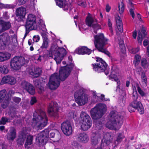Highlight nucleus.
Segmentation results:
<instances>
[{"label":"nucleus","mask_w":149,"mask_h":149,"mask_svg":"<svg viewBox=\"0 0 149 149\" xmlns=\"http://www.w3.org/2000/svg\"><path fill=\"white\" fill-rule=\"evenodd\" d=\"M48 46V40L43 41L42 44L40 47V48L42 49H47Z\"/></svg>","instance_id":"nucleus-43"},{"label":"nucleus","mask_w":149,"mask_h":149,"mask_svg":"<svg viewBox=\"0 0 149 149\" xmlns=\"http://www.w3.org/2000/svg\"><path fill=\"white\" fill-rule=\"evenodd\" d=\"M10 111L11 113H13L14 115L16 114V108L14 107L13 106H11L10 108ZM11 117L12 118H14L15 117V115L13 116H11Z\"/></svg>","instance_id":"nucleus-47"},{"label":"nucleus","mask_w":149,"mask_h":149,"mask_svg":"<svg viewBox=\"0 0 149 149\" xmlns=\"http://www.w3.org/2000/svg\"><path fill=\"white\" fill-rule=\"evenodd\" d=\"M41 72L42 70L41 69L38 68L34 69L33 71H32L30 72V74L32 75L34 77L36 78L40 76Z\"/></svg>","instance_id":"nucleus-27"},{"label":"nucleus","mask_w":149,"mask_h":149,"mask_svg":"<svg viewBox=\"0 0 149 149\" xmlns=\"http://www.w3.org/2000/svg\"><path fill=\"white\" fill-rule=\"evenodd\" d=\"M124 137L125 136L123 133H118V134L117 138L115 142V143L116 142V141H117L118 142L117 143H119L121 142Z\"/></svg>","instance_id":"nucleus-35"},{"label":"nucleus","mask_w":149,"mask_h":149,"mask_svg":"<svg viewBox=\"0 0 149 149\" xmlns=\"http://www.w3.org/2000/svg\"><path fill=\"white\" fill-rule=\"evenodd\" d=\"M25 28H26V30H25V33H26V34H28V33H29V31L31 30H35V29H34L33 28H27V26L25 25Z\"/></svg>","instance_id":"nucleus-60"},{"label":"nucleus","mask_w":149,"mask_h":149,"mask_svg":"<svg viewBox=\"0 0 149 149\" xmlns=\"http://www.w3.org/2000/svg\"><path fill=\"white\" fill-rule=\"evenodd\" d=\"M8 70L7 68L6 65L0 66V72L4 74H7L8 72Z\"/></svg>","instance_id":"nucleus-37"},{"label":"nucleus","mask_w":149,"mask_h":149,"mask_svg":"<svg viewBox=\"0 0 149 149\" xmlns=\"http://www.w3.org/2000/svg\"><path fill=\"white\" fill-rule=\"evenodd\" d=\"M116 26L119 31L122 33L123 31V24L120 17L118 16L116 17Z\"/></svg>","instance_id":"nucleus-24"},{"label":"nucleus","mask_w":149,"mask_h":149,"mask_svg":"<svg viewBox=\"0 0 149 149\" xmlns=\"http://www.w3.org/2000/svg\"><path fill=\"white\" fill-rule=\"evenodd\" d=\"M118 12L120 15H121L125 9V5L123 2L118 3Z\"/></svg>","instance_id":"nucleus-33"},{"label":"nucleus","mask_w":149,"mask_h":149,"mask_svg":"<svg viewBox=\"0 0 149 149\" xmlns=\"http://www.w3.org/2000/svg\"><path fill=\"white\" fill-rule=\"evenodd\" d=\"M10 100V97H7V96H6L3 102L1 104V107L3 109L6 108Z\"/></svg>","instance_id":"nucleus-30"},{"label":"nucleus","mask_w":149,"mask_h":149,"mask_svg":"<svg viewBox=\"0 0 149 149\" xmlns=\"http://www.w3.org/2000/svg\"><path fill=\"white\" fill-rule=\"evenodd\" d=\"M25 139L19 137V138L17 140V143L18 144L20 145H22L24 143Z\"/></svg>","instance_id":"nucleus-50"},{"label":"nucleus","mask_w":149,"mask_h":149,"mask_svg":"<svg viewBox=\"0 0 149 149\" xmlns=\"http://www.w3.org/2000/svg\"><path fill=\"white\" fill-rule=\"evenodd\" d=\"M141 32L143 34V36L140 31H138V35L137 37L138 41L139 43L140 44H141L142 41L147 34V33L145 30V29L143 27H142L141 29Z\"/></svg>","instance_id":"nucleus-23"},{"label":"nucleus","mask_w":149,"mask_h":149,"mask_svg":"<svg viewBox=\"0 0 149 149\" xmlns=\"http://www.w3.org/2000/svg\"><path fill=\"white\" fill-rule=\"evenodd\" d=\"M96 61L97 63L92 64L94 70L98 73L104 72L106 75L108 74L109 68L105 61L99 57L96 58Z\"/></svg>","instance_id":"nucleus-6"},{"label":"nucleus","mask_w":149,"mask_h":149,"mask_svg":"<svg viewBox=\"0 0 149 149\" xmlns=\"http://www.w3.org/2000/svg\"><path fill=\"white\" fill-rule=\"evenodd\" d=\"M111 135L110 134L109 132H106L104 134L103 138L108 139H110L111 137Z\"/></svg>","instance_id":"nucleus-54"},{"label":"nucleus","mask_w":149,"mask_h":149,"mask_svg":"<svg viewBox=\"0 0 149 149\" xmlns=\"http://www.w3.org/2000/svg\"><path fill=\"white\" fill-rule=\"evenodd\" d=\"M61 128L62 131L65 135L69 136L72 134V127L69 122L65 121L63 122L61 124Z\"/></svg>","instance_id":"nucleus-15"},{"label":"nucleus","mask_w":149,"mask_h":149,"mask_svg":"<svg viewBox=\"0 0 149 149\" xmlns=\"http://www.w3.org/2000/svg\"><path fill=\"white\" fill-rule=\"evenodd\" d=\"M66 0H55L57 5L60 8L65 7Z\"/></svg>","instance_id":"nucleus-31"},{"label":"nucleus","mask_w":149,"mask_h":149,"mask_svg":"<svg viewBox=\"0 0 149 149\" xmlns=\"http://www.w3.org/2000/svg\"><path fill=\"white\" fill-rule=\"evenodd\" d=\"M141 57L140 56L136 54L135 56L134 60L133 61V63L135 66L137 65L139 62L141 60Z\"/></svg>","instance_id":"nucleus-39"},{"label":"nucleus","mask_w":149,"mask_h":149,"mask_svg":"<svg viewBox=\"0 0 149 149\" xmlns=\"http://www.w3.org/2000/svg\"><path fill=\"white\" fill-rule=\"evenodd\" d=\"M133 5L131 3V16L133 19H134L135 17V15L133 11V10L134 9V8L133 7Z\"/></svg>","instance_id":"nucleus-55"},{"label":"nucleus","mask_w":149,"mask_h":149,"mask_svg":"<svg viewBox=\"0 0 149 149\" xmlns=\"http://www.w3.org/2000/svg\"><path fill=\"white\" fill-rule=\"evenodd\" d=\"M91 141L92 144L94 145H96L98 143V141L97 139H92Z\"/></svg>","instance_id":"nucleus-63"},{"label":"nucleus","mask_w":149,"mask_h":149,"mask_svg":"<svg viewBox=\"0 0 149 149\" xmlns=\"http://www.w3.org/2000/svg\"><path fill=\"white\" fill-rule=\"evenodd\" d=\"M36 19V17L32 14H30L28 15L25 24L27 28H32L35 29H37Z\"/></svg>","instance_id":"nucleus-14"},{"label":"nucleus","mask_w":149,"mask_h":149,"mask_svg":"<svg viewBox=\"0 0 149 149\" xmlns=\"http://www.w3.org/2000/svg\"><path fill=\"white\" fill-rule=\"evenodd\" d=\"M47 121L48 119L46 113L42 109H39L33 113L32 121V126L33 127L42 129L46 125Z\"/></svg>","instance_id":"nucleus-2"},{"label":"nucleus","mask_w":149,"mask_h":149,"mask_svg":"<svg viewBox=\"0 0 149 149\" xmlns=\"http://www.w3.org/2000/svg\"><path fill=\"white\" fill-rule=\"evenodd\" d=\"M74 97L76 102L80 106L85 104L88 102V97L82 89H80L78 93H75Z\"/></svg>","instance_id":"nucleus-12"},{"label":"nucleus","mask_w":149,"mask_h":149,"mask_svg":"<svg viewBox=\"0 0 149 149\" xmlns=\"http://www.w3.org/2000/svg\"><path fill=\"white\" fill-rule=\"evenodd\" d=\"M106 110L107 107L105 104L99 103L91 110V116L93 119H99L103 116Z\"/></svg>","instance_id":"nucleus-7"},{"label":"nucleus","mask_w":149,"mask_h":149,"mask_svg":"<svg viewBox=\"0 0 149 149\" xmlns=\"http://www.w3.org/2000/svg\"><path fill=\"white\" fill-rule=\"evenodd\" d=\"M10 119L8 118L3 117L0 120V125H5L6 123L10 122Z\"/></svg>","instance_id":"nucleus-38"},{"label":"nucleus","mask_w":149,"mask_h":149,"mask_svg":"<svg viewBox=\"0 0 149 149\" xmlns=\"http://www.w3.org/2000/svg\"><path fill=\"white\" fill-rule=\"evenodd\" d=\"M141 65L144 68L148 67V64L147 62V60L145 58H143L141 60Z\"/></svg>","instance_id":"nucleus-42"},{"label":"nucleus","mask_w":149,"mask_h":149,"mask_svg":"<svg viewBox=\"0 0 149 149\" xmlns=\"http://www.w3.org/2000/svg\"><path fill=\"white\" fill-rule=\"evenodd\" d=\"M34 85L37 87H39V86L40 84V79H36L33 81Z\"/></svg>","instance_id":"nucleus-56"},{"label":"nucleus","mask_w":149,"mask_h":149,"mask_svg":"<svg viewBox=\"0 0 149 149\" xmlns=\"http://www.w3.org/2000/svg\"><path fill=\"white\" fill-rule=\"evenodd\" d=\"M58 104L55 102H52L48 107V112L51 117L55 118L58 117Z\"/></svg>","instance_id":"nucleus-13"},{"label":"nucleus","mask_w":149,"mask_h":149,"mask_svg":"<svg viewBox=\"0 0 149 149\" xmlns=\"http://www.w3.org/2000/svg\"><path fill=\"white\" fill-rule=\"evenodd\" d=\"M26 13L25 8L22 7L18 8L16 12V15L17 16L15 18L16 21L18 22L23 21Z\"/></svg>","instance_id":"nucleus-17"},{"label":"nucleus","mask_w":149,"mask_h":149,"mask_svg":"<svg viewBox=\"0 0 149 149\" xmlns=\"http://www.w3.org/2000/svg\"><path fill=\"white\" fill-rule=\"evenodd\" d=\"M132 52L133 54H135L137 52H138L139 51V48H135L133 49H132Z\"/></svg>","instance_id":"nucleus-62"},{"label":"nucleus","mask_w":149,"mask_h":149,"mask_svg":"<svg viewBox=\"0 0 149 149\" xmlns=\"http://www.w3.org/2000/svg\"><path fill=\"white\" fill-rule=\"evenodd\" d=\"M40 37L38 35L34 36L33 37V41L36 42H38L40 40Z\"/></svg>","instance_id":"nucleus-57"},{"label":"nucleus","mask_w":149,"mask_h":149,"mask_svg":"<svg viewBox=\"0 0 149 149\" xmlns=\"http://www.w3.org/2000/svg\"><path fill=\"white\" fill-rule=\"evenodd\" d=\"M132 86L133 90L134 91H136V88H137V89H138L139 88H140L139 84L135 81H133L132 82Z\"/></svg>","instance_id":"nucleus-41"},{"label":"nucleus","mask_w":149,"mask_h":149,"mask_svg":"<svg viewBox=\"0 0 149 149\" xmlns=\"http://www.w3.org/2000/svg\"><path fill=\"white\" fill-rule=\"evenodd\" d=\"M21 87L31 95H33L35 94V90L34 87L32 84L27 81H22L21 84Z\"/></svg>","instance_id":"nucleus-16"},{"label":"nucleus","mask_w":149,"mask_h":149,"mask_svg":"<svg viewBox=\"0 0 149 149\" xmlns=\"http://www.w3.org/2000/svg\"><path fill=\"white\" fill-rule=\"evenodd\" d=\"M43 32H40V34L41 36H42L43 41L45 40H48V39L47 38V35L45 33V32L46 31H42Z\"/></svg>","instance_id":"nucleus-46"},{"label":"nucleus","mask_w":149,"mask_h":149,"mask_svg":"<svg viewBox=\"0 0 149 149\" xmlns=\"http://www.w3.org/2000/svg\"><path fill=\"white\" fill-rule=\"evenodd\" d=\"M12 7V5L7 4H4L2 3H0V8H10Z\"/></svg>","instance_id":"nucleus-44"},{"label":"nucleus","mask_w":149,"mask_h":149,"mask_svg":"<svg viewBox=\"0 0 149 149\" xmlns=\"http://www.w3.org/2000/svg\"><path fill=\"white\" fill-rule=\"evenodd\" d=\"M27 60L22 56H15L12 58L10 62V66L14 70H19L22 66L27 63Z\"/></svg>","instance_id":"nucleus-8"},{"label":"nucleus","mask_w":149,"mask_h":149,"mask_svg":"<svg viewBox=\"0 0 149 149\" xmlns=\"http://www.w3.org/2000/svg\"><path fill=\"white\" fill-rule=\"evenodd\" d=\"M6 94L7 92L5 89H3L0 91V103L4 100Z\"/></svg>","instance_id":"nucleus-32"},{"label":"nucleus","mask_w":149,"mask_h":149,"mask_svg":"<svg viewBox=\"0 0 149 149\" xmlns=\"http://www.w3.org/2000/svg\"><path fill=\"white\" fill-rule=\"evenodd\" d=\"M93 18L89 16H88L86 19V25L88 26H91L92 25V24L94 22Z\"/></svg>","instance_id":"nucleus-29"},{"label":"nucleus","mask_w":149,"mask_h":149,"mask_svg":"<svg viewBox=\"0 0 149 149\" xmlns=\"http://www.w3.org/2000/svg\"><path fill=\"white\" fill-rule=\"evenodd\" d=\"M12 100L15 103L18 104L21 101V99L19 97H14L12 98Z\"/></svg>","instance_id":"nucleus-48"},{"label":"nucleus","mask_w":149,"mask_h":149,"mask_svg":"<svg viewBox=\"0 0 149 149\" xmlns=\"http://www.w3.org/2000/svg\"><path fill=\"white\" fill-rule=\"evenodd\" d=\"M110 139L103 138V139L102 140V142H104L107 145L109 144L110 143Z\"/></svg>","instance_id":"nucleus-58"},{"label":"nucleus","mask_w":149,"mask_h":149,"mask_svg":"<svg viewBox=\"0 0 149 149\" xmlns=\"http://www.w3.org/2000/svg\"><path fill=\"white\" fill-rule=\"evenodd\" d=\"M132 99L133 101L131 104V106L134 108L132 110H131V112H134L136 109H137L139 113L142 114L144 113V109L142 104L140 102H137L138 95L137 91H134L133 93Z\"/></svg>","instance_id":"nucleus-11"},{"label":"nucleus","mask_w":149,"mask_h":149,"mask_svg":"<svg viewBox=\"0 0 149 149\" xmlns=\"http://www.w3.org/2000/svg\"><path fill=\"white\" fill-rule=\"evenodd\" d=\"M119 46L123 54H125L126 52V49L125 44H122V45H119Z\"/></svg>","instance_id":"nucleus-53"},{"label":"nucleus","mask_w":149,"mask_h":149,"mask_svg":"<svg viewBox=\"0 0 149 149\" xmlns=\"http://www.w3.org/2000/svg\"><path fill=\"white\" fill-rule=\"evenodd\" d=\"M78 4L83 7L85 8L86 6V3L85 1H82L81 0L80 1L78 2Z\"/></svg>","instance_id":"nucleus-51"},{"label":"nucleus","mask_w":149,"mask_h":149,"mask_svg":"<svg viewBox=\"0 0 149 149\" xmlns=\"http://www.w3.org/2000/svg\"><path fill=\"white\" fill-rule=\"evenodd\" d=\"M50 54L56 62L57 64H59L66 54V50L63 47H58L57 44L52 45L49 50Z\"/></svg>","instance_id":"nucleus-4"},{"label":"nucleus","mask_w":149,"mask_h":149,"mask_svg":"<svg viewBox=\"0 0 149 149\" xmlns=\"http://www.w3.org/2000/svg\"><path fill=\"white\" fill-rule=\"evenodd\" d=\"M68 59L69 63L60 69L59 74L57 73H54L50 76L48 86L51 90H55L57 89L60 86L61 81H64L69 75L72 70L75 71L77 69L76 67L72 63V57L69 56Z\"/></svg>","instance_id":"nucleus-1"},{"label":"nucleus","mask_w":149,"mask_h":149,"mask_svg":"<svg viewBox=\"0 0 149 149\" xmlns=\"http://www.w3.org/2000/svg\"><path fill=\"white\" fill-rule=\"evenodd\" d=\"M95 39L94 43L95 47L100 52L107 55L111 59L113 58L111 53L108 51L104 49V46L107 43L108 39L105 38L104 34L100 33L94 36Z\"/></svg>","instance_id":"nucleus-5"},{"label":"nucleus","mask_w":149,"mask_h":149,"mask_svg":"<svg viewBox=\"0 0 149 149\" xmlns=\"http://www.w3.org/2000/svg\"><path fill=\"white\" fill-rule=\"evenodd\" d=\"M91 26L93 29V32L95 33H97V31L101 29V25L97 23L93 24Z\"/></svg>","instance_id":"nucleus-34"},{"label":"nucleus","mask_w":149,"mask_h":149,"mask_svg":"<svg viewBox=\"0 0 149 149\" xmlns=\"http://www.w3.org/2000/svg\"><path fill=\"white\" fill-rule=\"evenodd\" d=\"M33 140V136L31 135L28 136L27 137L26 142L24 146L25 148H28V145H30L31 144Z\"/></svg>","instance_id":"nucleus-28"},{"label":"nucleus","mask_w":149,"mask_h":149,"mask_svg":"<svg viewBox=\"0 0 149 149\" xmlns=\"http://www.w3.org/2000/svg\"><path fill=\"white\" fill-rule=\"evenodd\" d=\"M6 136L8 140L13 141L16 137L15 129L13 127H11Z\"/></svg>","instance_id":"nucleus-22"},{"label":"nucleus","mask_w":149,"mask_h":149,"mask_svg":"<svg viewBox=\"0 0 149 149\" xmlns=\"http://www.w3.org/2000/svg\"><path fill=\"white\" fill-rule=\"evenodd\" d=\"M26 131H22L19 134V137L25 139L26 137Z\"/></svg>","instance_id":"nucleus-45"},{"label":"nucleus","mask_w":149,"mask_h":149,"mask_svg":"<svg viewBox=\"0 0 149 149\" xmlns=\"http://www.w3.org/2000/svg\"><path fill=\"white\" fill-rule=\"evenodd\" d=\"M123 117L120 113L115 111H111L109 120L106 124V127L110 129L119 128L123 124Z\"/></svg>","instance_id":"nucleus-3"},{"label":"nucleus","mask_w":149,"mask_h":149,"mask_svg":"<svg viewBox=\"0 0 149 149\" xmlns=\"http://www.w3.org/2000/svg\"><path fill=\"white\" fill-rule=\"evenodd\" d=\"M78 139L81 142L85 143L88 141L89 139L88 135L83 133H80L79 134Z\"/></svg>","instance_id":"nucleus-25"},{"label":"nucleus","mask_w":149,"mask_h":149,"mask_svg":"<svg viewBox=\"0 0 149 149\" xmlns=\"http://www.w3.org/2000/svg\"><path fill=\"white\" fill-rule=\"evenodd\" d=\"M39 23L40 25L42 27V31H46L47 29L46 28V26L44 24V21L42 19H40L39 22Z\"/></svg>","instance_id":"nucleus-40"},{"label":"nucleus","mask_w":149,"mask_h":149,"mask_svg":"<svg viewBox=\"0 0 149 149\" xmlns=\"http://www.w3.org/2000/svg\"><path fill=\"white\" fill-rule=\"evenodd\" d=\"M27 0H18L17 3L19 5H21L25 3Z\"/></svg>","instance_id":"nucleus-61"},{"label":"nucleus","mask_w":149,"mask_h":149,"mask_svg":"<svg viewBox=\"0 0 149 149\" xmlns=\"http://www.w3.org/2000/svg\"><path fill=\"white\" fill-rule=\"evenodd\" d=\"M138 92L139 93V94L141 95L142 97L144 96L146 97V94L141 89V88L140 87L139 88L137 89Z\"/></svg>","instance_id":"nucleus-52"},{"label":"nucleus","mask_w":149,"mask_h":149,"mask_svg":"<svg viewBox=\"0 0 149 149\" xmlns=\"http://www.w3.org/2000/svg\"><path fill=\"white\" fill-rule=\"evenodd\" d=\"M81 128L84 131L89 129L91 126L92 122L89 116L82 111L80 114Z\"/></svg>","instance_id":"nucleus-9"},{"label":"nucleus","mask_w":149,"mask_h":149,"mask_svg":"<svg viewBox=\"0 0 149 149\" xmlns=\"http://www.w3.org/2000/svg\"><path fill=\"white\" fill-rule=\"evenodd\" d=\"M16 80L14 77L10 75H6L3 77L0 83L1 85L8 84L11 85L15 84Z\"/></svg>","instance_id":"nucleus-18"},{"label":"nucleus","mask_w":149,"mask_h":149,"mask_svg":"<svg viewBox=\"0 0 149 149\" xmlns=\"http://www.w3.org/2000/svg\"><path fill=\"white\" fill-rule=\"evenodd\" d=\"M141 78L142 79V81L144 82L145 84V85L146 86L147 83V80L145 74L143 73L141 74Z\"/></svg>","instance_id":"nucleus-49"},{"label":"nucleus","mask_w":149,"mask_h":149,"mask_svg":"<svg viewBox=\"0 0 149 149\" xmlns=\"http://www.w3.org/2000/svg\"><path fill=\"white\" fill-rule=\"evenodd\" d=\"M11 56V54L8 52H0V62L3 61L8 59L10 58Z\"/></svg>","instance_id":"nucleus-26"},{"label":"nucleus","mask_w":149,"mask_h":149,"mask_svg":"<svg viewBox=\"0 0 149 149\" xmlns=\"http://www.w3.org/2000/svg\"><path fill=\"white\" fill-rule=\"evenodd\" d=\"M37 100L35 97H32L30 101V103L31 105L33 104L36 102Z\"/></svg>","instance_id":"nucleus-59"},{"label":"nucleus","mask_w":149,"mask_h":149,"mask_svg":"<svg viewBox=\"0 0 149 149\" xmlns=\"http://www.w3.org/2000/svg\"><path fill=\"white\" fill-rule=\"evenodd\" d=\"M8 70L7 68L6 65L0 66V72L4 74H7L8 72Z\"/></svg>","instance_id":"nucleus-36"},{"label":"nucleus","mask_w":149,"mask_h":149,"mask_svg":"<svg viewBox=\"0 0 149 149\" xmlns=\"http://www.w3.org/2000/svg\"><path fill=\"white\" fill-rule=\"evenodd\" d=\"M75 52L78 54L84 55L87 54L89 55L91 52V50L88 48L86 47L82 46L79 47L75 50Z\"/></svg>","instance_id":"nucleus-19"},{"label":"nucleus","mask_w":149,"mask_h":149,"mask_svg":"<svg viewBox=\"0 0 149 149\" xmlns=\"http://www.w3.org/2000/svg\"><path fill=\"white\" fill-rule=\"evenodd\" d=\"M113 72H112V73L109 76V79H111L113 81V79L115 81H117V86L116 87V91H119L120 93V95H121L124 92V91L121 89L120 90V81L119 80V79L118 78L117 76L113 73Z\"/></svg>","instance_id":"nucleus-20"},{"label":"nucleus","mask_w":149,"mask_h":149,"mask_svg":"<svg viewBox=\"0 0 149 149\" xmlns=\"http://www.w3.org/2000/svg\"><path fill=\"white\" fill-rule=\"evenodd\" d=\"M108 25L109 28H112V25L109 18L108 19Z\"/></svg>","instance_id":"nucleus-64"},{"label":"nucleus","mask_w":149,"mask_h":149,"mask_svg":"<svg viewBox=\"0 0 149 149\" xmlns=\"http://www.w3.org/2000/svg\"><path fill=\"white\" fill-rule=\"evenodd\" d=\"M11 24L9 22H5L0 19V33H2L9 29Z\"/></svg>","instance_id":"nucleus-21"},{"label":"nucleus","mask_w":149,"mask_h":149,"mask_svg":"<svg viewBox=\"0 0 149 149\" xmlns=\"http://www.w3.org/2000/svg\"><path fill=\"white\" fill-rule=\"evenodd\" d=\"M49 130L45 129L38 134L36 138V143L40 146L45 145L48 140Z\"/></svg>","instance_id":"nucleus-10"}]
</instances>
